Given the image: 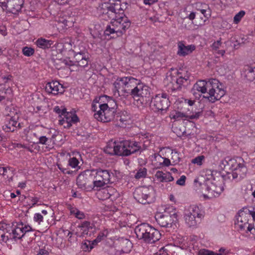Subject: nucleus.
<instances>
[{
    "instance_id": "1",
    "label": "nucleus",
    "mask_w": 255,
    "mask_h": 255,
    "mask_svg": "<svg viewBox=\"0 0 255 255\" xmlns=\"http://www.w3.org/2000/svg\"><path fill=\"white\" fill-rule=\"evenodd\" d=\"M125 95L130 94L134 98L140 97L145 101H149L150 91L148 87L142 83L139 80L131 76L125 77Z\"/></svg>"
},
{
    "instance_id": "2",
    "label": "nucleus",
    "mask_w": 255,
    "mask_h": 255,
    "mask_svg": "<svg viewBox=\"0 0 255 255\" xmlns=\"http://www.w3.org/2000/svg\"><path fill=\"white\" fill-rule=\"evenodd\" d=\"M130 24V21L128 17L124 13L120 12L107 26L104 34L108 36L112 34L113 38L120 37L126 32Z\"/></svg>"
},
{
    "instance_id": "3",
    "label": "nucleus",
    "mask_w": 255,
    "mask_h": 255,
    "mask_svg": "<svg viewBox=\"0 0 255 255\" xmlns=\"http://www.w3.org/2000/svg\"><path fill=\"white\" fill-rule=\"evenodd\" d=\"M134 232L139 239H142L145 242L150 244L158 241L161 237L157 230L145 223L137 226Z\"/></svg>"
},
{
    "instance_id": "4",
    "label": "nucleus",
    "mask_w": 255,
    "mask_h": 255,
    "mask_svg": "<svg viewBox=\"0 0 255 255\" xmlns=\"http://www.w3.org/2000/svg\"><path fill=\"white\" fill-rule=\"evenodd\" d=\"M226 93L224 86L216 79H210V87L209 92L202 96L211 103L219 100Z\"/></svg>"
},
{
    "instance_id": "5",
    "label": "nucleus",
    "mask_w": 255,
    "mask_h": 255,
    "mask_svg": "<svg viewBox=\"0 0 255 255\" xmlns=\"http://www.w3.org/2000/svg\"><path fill=\"white\" fill-rule=\"evenodd\" d=\"M119 6L118 4H116V1L114 0L113 2H105L102 3L98 8L99 16L104 20H112L120 13L117 11L119 8Z\"/></svg>"
},
{
    "instance_id": "6",
    "label": "nucleus",
    "mask_w": 255,
    "mask_h": 255,
    "mask_svg": "<svg viewBox=\"0 0 255 255\" xmlns=\"http://www.w3.org/2000/svg\"><path fill=\"white\" fill-rule=\"evenodd\" d=\"M94 190L103 187L110 182L111 174L108 170L101 169L90 170Z\"/></svg>"
},
{
    "instance_id": "7",
    "label": "nucleus",
    "mask_w": 255,
    "mask_h": 255,
    "mask_svg": "<svg viewBox=\"0 0 255 255\" xmlns=\"http://www.w3.org/2000/svg\"><path fill=\"white\" fill-rule=\"evenodd\" d=\"M126 144V140L116 141L112 139L107 143L104 151L110 155L127 156L128 152Z\"/></svg>"
},
{
    "instance_id": "8",
    "label": "nucleus",
    "mask_w": 255,
    "mask_h": 255,
    "mask_svg": "<svg viewBox=\"0 0 255 255\" xmlns=\"http://www.w3.org/2000/svg\"><path fill=\"white\" fill-rule=\"evenodd\" d=\"M134 199L142 204H150L154 201L153 189L151 187H139L133 192Z\"/></svg>"
},
{
    "instance_id": "9",
    "label": "nucleus",
    "mask_w": 255,
    "mask_h": 255,
    "mask_svg": "<svg viewBox=\"0 0 255 255\" xmlns=\"http://www.w3.org/2000/svg\"><path fill=\"white\" fill-rule=\"evenodd\" d=\"M99 110L94 114V117L98 121L109 122L114 119L116 109L110 107L108 104H99Z\"/></svg>"
},
{
    "instance_id": "10",
    "label": "nucleus",
    "mask_w": 255,
    "mask_h": 255,
    "mask_svg": "<svg viewBox=\"0 0 255 255\" xmlns=\"http://www.w3.org/2000/svg\"><path fill=\"white\" fill-rule=\"evenodd\" d=\"M169 103L166 94H158L151 100V107L154 112L163 114L167 112Z\"/></svg>"
},
{
    "instance_id": "11",
    "label": "nucleus",
    "mask_w": 255,
    "mask_h": 255,
    "mask_svg": "<svg viewBox=\"0 0 255 255\" xmlns=\"http://www.w3.org/2000/svg\"><path fill=\"white\" fill-rule=\"evenodd\" d=\"M214 174H217L219 175L217 177L221 180V183H218V182L216 181L215 178L213 177V181L212 182L207 181L206 184L204 185V186L206 187L207 190L208 191L209 195L210 197H218L224 190L222 184L223 180V177L221 176L219 172L216 171L211 172L212 176H213Z\"/></svg>"
},
{
    "instance_id": "12",
    "label": "nucleus",
    "mask_w": 255,
    "mask_h": 255,
    "mask_svg": "<svg viewBox=\"0 0 255 255\" xmlns=\"http://www.w3.org/2000/svg\"><path fill=\"white\" fill-rule=\"evenodd\" d=\"M90 170H86L80 174L76 179V184L79 188L87 191L94 190Z\"/></svg>"
},
{
    "instance_id": "13",
    "label": "nucleus",
    "mask_w": 255,
    "mask_h": 255,
    "mask_svg": "<svg viewBox=\"0 0 255 255\" xmlns=\"http://www.w3.org/2000/svg\"><path fill=\"white\" fill-rule=\"evenodd\" d=\"M24 1V0H0V6L3 10L15 14L21 10Z\"/></svg>"
},
{
    "instance_id": "14",
    "label": "nucleus",
    "mask_w": 255,
    "mask_h": 255,
    "mask_svg": "<svg viewBox=\"0 0 255 255\" xmlns=\"http://www.w3.org/2000/svg\"><path fill=\"white\" fill-rule=\"evenodd\" d=\"M210 87V79L208 81L199 80L194 85L191 92L196 99H200L202 94L206 95Z\"/></svg>"
},
{
    "instance_id": "15",
    "label": "nucleus",
    "mask_w": 255,
    "mask_h": 255,
    "mask_svg": "<svg viewBox=\"0 0 255 255\" xmlns=\"http://www.w3.org/2000/svg\"><path fill=\"white\" fill-rule=\"evenodd\" d=\"M244 160L241 157L238 158V162L231 172H228V177L229 179H235L239 177L244 178L247 172V168L244 164Z\"/></svg>"
},
{
    "instance_id": "16",
    "label": "nucleus",
    "mask_w": 255,
    "mask_h": 255,
    "mask_svg": "<svg viewBox=\"0 0 255 255\" xmlns=\"http://www.w3.org/2000/svg\"><path fill=\"white\" fill-rule=\"evenodd\" d=\"M155 219L158 224L162 227H171L174 222L177 220V215L173 213L171 215L167 213L164 214H157L155 215Z\"/></svg>"
},
{
    "instance_id": "17",
    "label": "nucleus",
    "mask_w": 255,
    "mask_h": 255,
    "mask_svg": "<svg viewBox=\"0 0 255 255\" xmlns=\"http://www.w3.org/2000/svg\"><path fill=\"white\" fill-rule=\"evenodd\" d=\"M249 213L243 210H240L237 218V223L236 224L241 230H244L247 228V231L251 232L254 227L251 224H249Z\"/></svg>"
},
{
    "instance_id": "18",
    "label": "nucleus",
    "mask_w": 255,
    "mask_h": 255,
    "mask_svg": "<svg viewBox=\"0 0 255 255\" xmlns=\"http://www.w3.org/2000/svg\"><path fill=\"white\" fill-rule=\"evenodd\" d=\"M32 228L29 225H25L23 226V224L20 223L17 224L16 227L12 228L11 236L12 239H20L24 237L26 233L32 231Z\"/></svg>"
},
{
    "instance_id": "19",
    "label": "nucleus",
    "mask_w": 255,
    "mask_h": 255,
    "mask_svg": "<svg viewBox=\"0 0 255 255\" xmlns=\"http://www.w3.org/2000/svg\"><path fill=\"white\" fill-rule=\"evenodd\" d=\"M63 116V118L59 120V124L63 126L65 128H69L72 126V124H76L79 121L77 116L72 113L66 111Z\"/></svg>"
},
{
    "instance_id": "20",
    "label": "nucleus",
    "mask_w": 255,
    "mask_h": 255,
    "mask_svg": "<svg viewBox=\"0 0 255 255\" xmlns=\"http://www.w3.org/2000/svg\"><path fill=\"white\" fill-rule=\"evenodd\" d=\"M126 145L128 149V153L127 156H129L132 154L135 153L137 152H141L144 149L143 147V144L141 142L136 141L134 140H126Z\"/></svg>"
},
{
    "instance_id": "21",
    "label": "nucleus",
    "mask_w": 255,
    "mask_h": 255,
    "mask_svg": "<svg viewBox=\"0 0 255 255\" xmlns=\"http://www.w3.org/2000/svg\"><path fill=\"white\" fill-rule=\"evenodd\" d=\"M45 91L53 95L62 94L64 92L63 86L58 81H51L47 83L45 87Z\"/></svg>"
},
{
    "instance_id": "22",
    "label": "nucleus",
    "mask_w": 255,
    "mask_h": 255,
    "mask_svg": "<svg viewBox=\"0 0 255 255\" xmlns=\"http://www.w3.org/2000/svg\"><path fill=\"white\" fill-rule=\"evenodd\" d=\"M177 54L181 57H185L191 54L196 48L195 46L193 44L186 46L183 41H179L177 43Z\"/></svg>"
},
{
    "instance_id": "23",
    "label": "nucleus",
    "mask_w": 255,
    "mask_h": 255,
    "mask_svg": "<svg viewBox=\"0 0 255 255\" xmlns=\"http://www.w3.org/2000/svg\"><path fill=\"white\" fill-rule=\"evenodd\" d=\"M202 115V112H196L195 114H192L191 115H186L183 113L175 111L171 113L170 117L171 119H174L175 120H179L183 118L185 120H189L193 119H198L199 117Z\"/></svg>"
},
{
    "instance_id": "24",
    "label": "nucleus",
    "mask_w": 255,
    "mask_h": 255,
    "mask_svg": "<svg viewBox=\"0 0 255 255\" xmlns=\"http://www.w3.org/2000/svg\"><path fill=\"white\" fill-rule=\"evenodd\" d=\"M12 119H6L5 125L2 128L6 132L14 131L17 127L20 126V124L18 123L17 116L13 117Z\"/></svg>"
},
{
    "instance_id": "25",
    "label": "nucleus",
    "mask_w": 255,
    "mask_h": 255,
    "mask_svg": "<svg viewBox=\"0 0 255 255\" xmlns=\"http://www.w3.org/2000/svg\"><path fill=\"white\" fill-rule=\"evenodd\" d=\"M195 7L197 10L200 11L207 19H208L211 16V10L208 4L197 2L195 3Z\"/></svg>"
},
{
    "instance_id": "26",
    "label": "nucleus",
    "mask_w": 255,
    "mask_h": 255,
    "mask_svg": "<svg viewBox=\"0 0 255 255\" xmlns=\"http://www.w3.org/2000/svg\"><path fill=\"white\" fill-rule=\"evenodd\" d=\"M125 77H118L114 83L113 85L114 86V93L115 95L117 93L120 96L121 94L122 95L125 96Z\"/></svg>"
},
{
    "instance_id": "27",
    "label": "nucleus",
    "mask_w": 255,
    "mask_h": 255,
    "mask_svg": "<svg viewBox=\"0 0 255 255\" xmlns=\"http://www.w3.org/2000/svg\"><path fill=\"white\" fill-rule=\"evenodd\" d=\"M241 75L247 80L252 81L255 79L254 68L248 65H245L242 71Z\"/></svg>"
},
{
    "instance_id": "28",
    "label": "nucleus",
    "mask_w": 255,
    "mask_h": 255,
    "mask_svg": "<svg viewBox=\"0 0 255 255\" xmlns=\"http://www.w3.org/2000/svg\"><path fill=\"white\" fill-rule=\"evenodd\" d=\"M185 213L190 215H194L198 218H203L204 216L203 212L200 210L198 206L195 205L190 206L188 208L185 210Z\"/></svg>"
},
{
    "instance_id": "29",
    "label": "nucleus",
    "mask_w": 255,
    "mask_h": 255,
    "mask_svg": "<svg viewBox=\"0 0 255 255\" xmlns=\"http://www.w3.org/2000/svg\"><path fill=\"white\" fill-rule=\"evenodd\" d=\"M156 178L162 182H170L174 180V178L169 172L163 173L161 171H157L155 175Z\"/></svg>"
},
{
    "instance_id": "30",
    "label": "nucleus",
    "mask_w": 255,
    "mask_h": 255,
    "mask_svg": "<svg viewBox=\"0 0 255 255\" xmlns=\"http://www.w3.org/2000/svg\"><path fill=\"white\" fill-rule=\"evenodd\" d=\"M120 245L121 248V251L123 253H128L132 248V243L129 240L122 239L120 241Z\"/></svg>"
},
{
    "instance_id": "31",
    "label": "nucleus",
    "mask_w": 255,
    "mask_h": 255,
    "mask_svg": "<svg viewBox=\"0 0 255 255\" xmlns=\"http://www.w3.org/2000/svg\"><path fill=\"white\" fill-rule=\"evenodd\" d=\"M184 219L186 223L189 227H193L196 226L197 223L199 222L202 218H198L194 215H190L185 213Z\"/></svg>"
},
{
    "instance_id": "32",
    "label": "nucleus",
    "mask_w": 255,
    "mask_h": 255,
    "mask_svg": "<svg viewBox=\"0 0 255 255\" xmlns=\"http://www.w3.org/2000/svg\"><path fill=\"white\" fill-rule=\"evenodd\" d=\"M189 81L177 77L175 80V83L173 84L172 90H180L182 86H186L189 83Z\"/></svg>"
},
{
    "instance_id": "33",
    "label": "nucleus",
    "mask_w": 255,
    "mask_h": 255,
    "mask_svg": "<svg viewBox=\"0 0 255 255\" xmlns=\"http://www.w3.org/2000/svg\"><path fill=\"white\" fill-rule=\"evenodd\" d=\"M37 46L42 49L49 48L53 44V42L51 40H46L43 38H39L37 40Z\"/></svg>"
},
{
    "instance_id": "34",
    "label": "nucleus",
    "mask_w": 255,
    "mask_h": 255,
    "mask_svg": "<svg viewBox=\"0 0 255 255\" xmlns=\"http://www.w3.org/2000/svg\"><path fill=\"white\" fill-rule=\"evenodd\" d=\"M13 225H10V224H6L5 223H1L0 224V234L5 233V234L8 235L11 234L12 231V228Z\"/></svg>"
},
{
    "instance_id": "35",
    "label": "nucleus",
    "mask_w": 255,
    "mask_h": 255,
    "mask_svg": "<svg viewBox=\"0 0 255 255\" xmlns=\"http://www.w3.org/2000/svg\"><path fill=\"white\" fill-rule=\"evenodd\" d=\"M97 195L99 199L101 200H105L110 199L107 188L100 190Z\"/></svg>"
},
{
    "instance_id": "36",
    "label": "nucleus",
    "mask_w": 255,
    "mask_h": 255,
    "mask_svg": "<svg viewBox=\"0 0 255 255\" xmlns=\"http://www.w3.org/2000/svg\"><path fill=\"white\" fill-rule=\"evenodd\" d=\"M177 74L178 77L189 81L190 74L187 71L180 69L177 71Z\"/></svg>"
},
{
    "instance_id": "37",
    "label": "nucleus",
    "mask_w": 255,
    "mask_h": 255,
    "mask_svg": "<svg viewBox=\"0 0 255 255\" xmlns=\"http://www.w3.org/2000/svg\"><path fill=\"white\" fill-rule=\"evenodd\" d=\"M227 164H226V169H230L233 170L234 167L236 165L238 162V159H235L228 157Z\"/></svg>"
},
{
    "instance_id": "38",
    "label": "nucleus",
    "mask_w": 255,
    "mask_h": 255,
    "mask_svg": "<svg viewBox=\"0 0 255 255\" xmlns=\"http://www.w3.org/2000/svg\"><path fill=\"white\" fill-rule=\"evenodd\" d=\"M108 195H109L110 198L112 200H115L116 198L118 197V193H117V191L115 190V189L111 187H108L107 188Z\"/></svg>"
},
{
    "instance_id": "39",
    "label": "nucleus",
    "mask_w": 255,
    "mask_h": 255,
    "mask_svg": "<svg viewBox=\"0 0 255 255\" xmlns=\"http://www.w3.org/2000/svg\"><path fill=\"white\" fill-rule=\"evenodd\" d=\"M146 173L147 170L145 168H140L134 175V177L136 179H140L145 177Z\"/></svg>"
},
{
    "instance_id": "40",
    "label": "nucleus",
    "mask_w": 255,
    "mask_h": 255,
    "mask_svg": "<svg viewBox=\"0 0 255 255\" xmlns=\"http://www.w3.org/2000/svg\"><path fill=\"white\" fill-rule=\"evenodd\" d=\"M79 162L76 157L70 158L68 161V165L73 168H76L78 167Z\"/></svg>"
},
{
    "instance_id": "41",
    "label": "nucleus",
    "mask_w": 255,
    "mask_h": 255,
    "mask_svg": "<svg viewBox=\"0 0 255 255\" xmlns=\"http://www.w3.org/2000/svg\"><path fill=\"white\" fill-rule=\"evenodd\" d=\"M22 53L25 56H31L34 54V50L31 47L26 46L22 48Z\"/></svg>"
},
{
    "instance_id": "42",
    "label": "nucleus",
    "mask_w": 255,
    "mask_h": 255,
    "mask_svg": "<svg viewBox=\"0 0 255 255\" xmlns=\"http://www.w3.org/2000/svg\"><path fill=\"white\" fill-rule=\"evenodd\" d=\"M245 14V12L244 10H241L237 13L234 17V21L235 23H238Z\"/></svg>"
},
{
    "instance_id": "43",
    "label": "nucleus",
    "mask_w": 255,
    "mask_h": 255,
    "mask_svg": "<svg viewBox=\"0 0 255 255\" xmlns=\"http://www.w3.org/2000/svg\"><path fill=\"white\" fill-rule=\"evenodd\" d=\"M11 110V109H10L9 113L7 114V117L6 119H12L13 120V117L17 116V120L19 118V113L15 110L14 109Z\"/></svg>"
},
{
    "instance_id": "44",
    "label": "nucleus",
    "mask_w": 255,
    "mask_h": 255,
    "mask_svg": "<svg viewBox=\"0 0 255 255\" xmlns=\"http://www.w3.org/2000/svg\"><path fill=\"white\" fill-rule=\"evenodd\" d=\"M86 57V54L84 51H80L79 52H77L74 56V58L75 59V62L78 63L79 61L82 60Z\"/></svg>"
},
{
    "instance_id": "45",
    "label": "nucleus",
    "mask_w": 255,
    "mask_h": 255,
    "mask_svg": "<svg viewBox=\"0 0 255 255\" xmlns=\"http://www.w3.org/2000/svg\"><path fill=\"white\" fill-rule=\"evenodd\" d=\"M81 248L84 251H90L93 248V246L91 245V241H87L84 243H82Z\"/></svg>"
},
{
    "instance_id": "46",
    "label": "nucleus",
    "mask_w": 255,
    "mask_h": 255,
    "mask_svg": "<svg viewBox=\"0 0 255 255\" xmlns=\"http://www.w3.org/2000/svg\"><path fill=\"white\" fill-rule=\"evenodd\" d=\"M116 4H118L119 5L118 7L119 8L117 11H119V13H124V10L126 9L127 7V3H123V4L121 3V1L119 0H116Z\"/></svg>"
},
{
    "instance_id": "47",
    "label": "nucleus",
    "mask_w": 255,
    "mask_h": 255,
    "mask_svg": "<svg viewBox=\"0 0 255 255\" xmlns=\"http://www.w3.org/2000/svg\"><path fill=\"white\" fill-rule=\"evenodd\" d=\"M71 212L72 213L74 214L75 217L79 219H83L85 218L84 213L77 209L72 210Z\"/></svg>"
},
{
    "instance_id": "48",
    "label": "nucleus",
    "mask_w": 255,
    "mask_h": 255,
    "mask_svg": "<svg viewBox=\"0 0 255 255\" xmlns=\"http://www.w3.org/2000/svg\"><path fill=\"white\" fill-rule=\"evenodd\" d=\"M203 155L198 156L192 159V162L197 165H201L202 164V161L204 159Z\"/></svg>"
},
{
    "instance_id": "49",
    "label": "nucleus",
    "mask_w": 255,
    "mask_h": 255,
    "mask_svg": "<svg viewBox=\"0 0 255 255\" xmlns=\"http://www.w3.org/2000/svg\"><path fill=\"white\" fill-rule=\"evenodd\" d=\"M0 236L1 240L4 242H6L9 239H12L10 234L6 235L5 233L1 232V233L0 234Z\"/></svg>"
},
{
    "instance_id": "50",
    "label": "nucleus",
    "mask_w": 255,
    "mask_h": 255,
    "mask_svg": "<svg viewBox=\"0 0 255 255\" xmlns=\"http://www.w3.org/2000/svg\"><path fill=\"white\" fill-rule=\"evenodd\" d=\"M48 140V138L45 136H41L39 137L38 141L36 143L38 144H46Z\"/></svg>"
},
{
    "instance_id": "51",
    "label": "nucleus",
    "mask_w": 255,
    "mask_h": 255,
    "mask_svg": "<svg viewBox=\"0 0 255 255\" xmlns=\"http://www.w3.org/2000/svg\"><path fill=\"white\" fill-rule=\"evenodd\" d=\"M43 217L42 215L40 213H36L34 216V220L35 222H38L39 224L43 221Z\"/></svg>"
},
{
    "instance_id": "52",
    "label": "nucleus",
    "mask_w": 255,
    "mask_h": 255,
    "mask_svg": "<svg viewBox=\"0 0 255 255\" xmlns=\"http://www.w3.org/2000/svg\"><path fill=\"white\" fill-rule=\"evenodd\" d=\"M186 177L185 175H182L180 177V178L177 180L176 181V184L180 185V186H183L185 185V181H186Z\"/></svg>"
},
{
    "instance_id": "53",
    "label": "nucleus",
    "mask_w": 255,
    "mask_h": 255,
    "mask_svg": "<svg viewBox=\"0 0 255 255\" xmlns=\"http://www.w3.org/2000/svg\"><path fill=\"white\" fill-rule=\"evenodd\" d=\"M88 64V61L86 56L77 63V65L82 67H85Z\"/></svg>"
},
{
    "instance_id": "54",
    "label": "nucleus",
    "mask_w": 255,
    "mask_h": 255,
    "mask_svg": "<svg viewBox=\"0 0 255 255\" xmlns=\"http://www.w3.org/2000/svg\"><path fill=\"white\" fill-rule=\"evenodd\" d=\"M58 168L64 173V174H70L73 172L72 171H70L68 170V169L64 168L62 165L58 164L57 165Z\"/></svg>"
},
{
    "instance_id": "55",
    "label": "nucleus",
    "mask_w": 255,
    "mask_h": 255,
    "mask_svg": "<svg viewBox=\"0 0 255 255\" xmlns=\"http://www.w3.org/2000/svg\"><path fill=\"white\" fill-rule=\"evenodd\" d=\"M54 112H55L56 113L60 115V116H63L64 114L65 113L66 109H63L62 110H61L60 108L58 106H56L54 109Z\"/></svg>"
},
{
    "instance_id": "56",
    "label": "nucleus",
    "mask_w": 255,
    "mask_h": 255,
    "mask_svg": "<svg viewBox=\"0 0 255 255\" xmlns=\"http://www.w3.org/2000/svg\"><path fill=\"white\" fill-rule=\"evenodd\" d=\"M37 255H49V252L45 249H40L37 252Z\"/></svg>"
},
{
    "instance_id": "57",
    "label": "nucleus",
    "mask_w": 255,
    "mask_h": 255,
    "mask_svg": "<svg viewBox=\"0 0 255 255\" xmlns=\"http://www.w3.org/2000/svg\"><path fill=\"white\" fill-rule=\"evenodd\" d=\"M59 61H60V63L61 64V66L60 67L56 66V68H57V69H60V68L63 67L65 65H70V64H68V61L67 60H65V59L60 60Z\"/></svg>"
},
{
    "instance_id": "58",
    "label": "nucleus",
    "mask_w": 255,
    "mask_h": 255,
    "mask_svg": "<svg viewBox=\"0 0 255 255\" xmlns=\"http://www.w3.org/2000/svg\"><path fill=\"white\" fill-rule=\"evenodd\" d=\"M107 104H108L110 107H114V109H115L117 106V104L115 100L112 98H109V100L108 101Z\"/></svg>"
},
{
    "instance_id": "59",
    "label": "nucleus",
    "mask_w": 255,
    "mask_h": 255,
    "mask_svg": "<svg viewBox=\"0 0 255 255\" xmlns=\"http://www.w3.org/2000/svg\"><path fill=\"white\" fill-rule=\"evenodd\" d=\"M227 160H228V157H226L225 159H224L221 161L220 166L222 169H225L226 164H227Z\"/></svg>"
},
{
    "instance_id": "60",
    "label": "nucleus",
    "mask_w": 255,
    "mask_h": 255,
    "mask_svg": "<svg viewBox=\"0 0 255 255\" xmlns=\"http://www.w3.org/2000/svg\"><path fill=\"white\" fill-rule=\"evenodd\" d=\"M2 169H3V170H1V171H2V175L4 176H7V177H8V175L7 174L8 172L11 171L10 169L9 168L2 167Z\"/></svg>"
},
{
    "instance_id": "61",
    "label": "nucleus",
    "mask_w": 255,
    "mask_h": 255,
    "mask_svg": "<svg viewBox=\"0 0 255 255\" xmlns=\"http://www.w3.org/2000/svg\"><path fill=\"white\" fill-rule=\"evenodd\" d=\"M221 41L218 40L212 44V47L213 49L217 50L219 48L220 46L221 45Z\"/></svg>"
},
{
    "instance_id": "62",
    "label": "nucleus",
    "mask_w": 255,
    "mask_h": 255,
    "mask_svg": "<svg viewBox=\"0 0 255 255\" xmlns=\"http://www.w3.org/2000/svg\"><path fill=\"white\" fill-rule=\"evenodd\" d=\"M104 236V234L103 233H99L97 238L95 240H93V242H95L96 244H97L98 243L100 242L101 241L102 237H103Z\"/></svg>"
},
{
    "instance_id": "63",
    "label": "nucleus",
    "mask_w": 255,
    "mask_h": 255,
    "mask_svg": "<svg viewBox=\"0 0 255 255\" xmlns=\"http://www.w3.org/2000/svg\"><path fill=\"white\" fill-rule=\"evenodd\" d=\"M81 227L83 228H86L87 229L92 228L91 226V223L89 221H84L81 225Z\"/></svg>"
},
{
    "instance_id": "64",
    "label": "nucleus",
    "mask_w": 255,
    "mask_h": 255,
    "mask_svg": "<svg viewBox=\"0 0 255 255\" xmlns=\"http://www.w3.org/2000/svg\"><path fill=\"white\" fill-rule=\"evenodd\" d=\"M71 0H55V1L59 4L64 5L68 3Z\"/></svg>"
}]
</instances>
